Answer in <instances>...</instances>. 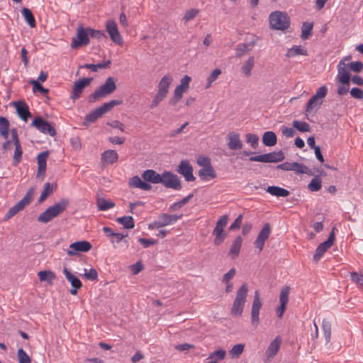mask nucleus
<instances>
[{"label": "nucleus", "instance_id": "nucleus-33", "mask_svg": "<svg viewBox=\"0 0 363 363\" xmlns=\"http://www.w3.org/2000/svg\"><path fill=\"white\" fill-rule=\"evenodd\" d=\"M118 159V155L115 150H106L101 154V160L108 164H113Z\"/></svg>", "mask_w": 363, "mask_h": 363}, {"label": "nucleus", "instance_id": "nucleus-9", "mask_svg": "<svg viewBox=\"0 0 363 363\" xmlns=\"http://www.w3.org/2000/svg\"><path fill=\"white\" fill-rule=\"evenodd\" d=\"M33 194L34 189H29L25 196L9 210V211L5 215V219H10L16 214H17L20 211L23 210L27 205H28L31 202Z\"/></svg>", "mask_w": 363, "mask_h": 363}, {"label": "nucleus", "instance_id": "nucleus-60", "mask_svg": "<svg viewBox=\"0 0 363 363\" xmlns=\"http://www.w3.org/2000/svg\"><path fill=\"white\" fill-rule=\"evenodd\" d=\"M349 69L356 73H359L363 69V63L360 61L352 62L347 63Z\"/></svg>", "mask_w": 363, "mask_h": 363}, {"label": "nucleus", "instance_id": "nucleus-6", "mask_svg": "<svg viewBox=\"0 0 363 363\" xmlns=\"http://www.w3.org/2000/svg\"><path fill=\"white\" fill-rule=\"evenodd\" d=\"M270 28L272 30H285L290 26V19L286 13L276 11L269 17Z\"/></svg>", "mask_w": 363, "mask_h": 363}, {"label": "nucleus", "instance_id": "nucleus-49", "mask_svg": "<svg viewBox=\"0 0 363 363\" xmlns=\"http://www.w3.org/2000/svg\"><path fill=\"white\" fill-rule=\"evenodd\" d=\"M244 348L245 345L243 344H237L234 345L229 352L231 358H238L243 352Z\"/></svg>", "mask_w": 363, "mask_h": 363}, {"label": "nucleus", "instance_id": "nucleus-1", "mask_svg": "<svg viewBox=\"0 0 363 363\" xmlns=\"http://www.w3.org/2000/svg\"><path fill=\"white\" fill-rule=\"evenodd\" d=\"M69 204V201L67 199H62L54 205L48 207L43 213H42L38 218V221L47 223L52 219L60 216L64 212Z\"/></svg>", "mask_w": 363, "mask_h": 363}, {"label": "nucleus", "instance_id": "nucleus-31", "mask_svg": "<svg viewBox=\"0 0 363 363\" xmlns=\"http://www.w3.org/2000/svg\"><path fill=\"white\" fill-rule=\"evenodd\" d=\"M281 342V340L279 337H277L273 341L271 342L265 353L268 358H273L274 355L278 352L280 348Z\"/></svg>", "mask_w": 363, "mask_h": 363}, {"label": "nucleus", "instance_id": "nucleus-35", "mask_svg": "<svg viewBox=\"0 0 363 363\" xmlns=\"http://www.w3.org/2000/svg\"><path fill=\"white\" fill-rule=\"evenodd\" d=\"M301 167V163L294 162H284L277 165V168L280 169L284 171H294L296 174H298V172H301L299 168Z\"/></svg>", "mask_w": 363, "mask_h": 363}, {"label": "nucleus", "instance_id": "nucleus-23", "mask_svg": "<svg viewBox=\"0 0 363 363\" xmlns=\"http://www.w3.org/2000/svg\"><path fill=\"white\" fill-rule=\"evenodd\" d=\"M106 28L112 41L116 45H122L123 38L118 31L116 22L113 21H108L106 23Z\"/></svg>", "mask_w": 363, "mask_h": 363}, {"label": "nucleus", "instance_id": "nucleus-45", "mask_svg": "<svg viewBox=\"0 0 363 363\" xmlns=\"http://www.w3.org/2000/svg\"><path fill=\"white\" fill-rule=\"evenodd\" d=\"M322 187V181L319 176H315L308 184V189L311 191H318Z\"/></svg>", "mask_w": 363, "mask_h": 363}, {"label": "nucleus", "instance_id": "nucleus-3", "mask_svg": "<svg viewBox=\"0 0 363 363\" xmlns=\"http://www.w3.org/2000/svg\"><path fill=\"white\" fill-rule=\"evenodd\" d=\"M248 286L246 283L242 284L236 292L235 298L233 301L230 313L234 317L242 315L243 308L247 301Z\"/></svg>", "mask_w": 363, "mask_h": 363}, {"label": "nucleus", "instance_id": "nucleus-8", "mask_svg": "<svg viewBox=\"0 0 363 363\" xmlns=\"http://www.w3.org/2000/svg\"><path fill=\"white\" fill-rule=\"evenodd\" d=\"M228 217L227 215L222 216L216 222V227L213 230V235L215 236L214 245L218 246L223 242L227 237V233L225 232V228L227 225Z\"/></svg>", "mask_w": 363, "mask_h": 363}, {"label": "nucleus", "instance_id": "nucleus-15", "mask_svg": "<svg viewBox=\"0 0 363 363\" xmlns=\"http://www.w3.org/2000/svg\"><path fill=\"white\" fill-rule=\"evenodd\" d=\"M335 228L330 232L326 241L320 243L315 250L313 260L315 262L320 260L324 253L333 245L335 241Z\"/></svg>", "mask_w": 363, "mask_h": 363}, {"label": "nucleus", "instance_id": "nucleus-41", "mask_svg": "<svg viewBox=\"0 0 363 363\" xmlns=\"http://www.w3.org/2000/svg\"><path fill=\"white\" fill-rule=\"evenodd\" d=\"M313 28V23L303 22L301 27V38L303 40H306L309 38V36L312 34V30Z\"/></svg>", "mask_w": 363, "mask_h": 363}, {"label": "nucleus", "instance_id": "nucleus-40", "mask_svg": "<svg viewBox=\"0 0 363 363\" xmlns=\"http://www.w3.org/2000/svg\"><path fill=\"white\" fill-rule=\"evenodd\" d=\"M116 221L118 223L123 225L124 228L126 229H132L135 227V222L133 218L130 216L118 218L116 219Z\"/></svg>", "mask_w": 363, "mask_h": 363}, {"label": "nucleus", "instance_id": "nucleus-2", "mask_svg": "<svg viewBox=\"0 0 363 363\" xmlns=\"http://www.w3.org/2000/svg\"><path fill=\"white\" fill-rule=\"evenodd\" d=\"M173 81V78L169 74L164 75L160 81L157 85V91L151 101L150 108L153 109L159 106V104L166 98L169 93L170 84Z\"/></svg>", "mask_w": 363, "mask_h": 363}, {"label": "nucleus", "instance_id": "nucleus-38", "mask_svg": "<svg viewBox=\"0 0 363 363\" xmlns=\"http://www.w3.org/2000/svg\"><path fill=\"white\" fill-rule=\"evenodd\" d=\"M21 13L30 27L35 28L36 26V23L32 11L29 9L24 7L22 9Z\"/></svg>", "mask_w": 363, "mask_h": 363}, {"label": "nucleus", "instance_id": "nucleus-61", "mask_svg": "<svg viewBox=\"0 0 363 363\" xmlns=\"http://www.w3.org/2000/svg\"><path fill=\"white\" fill-rule=\"evenodd\" d=\"M220 74L221 70L220 69H214L207 79L208 82L206 86V88H209L211 86V84L217 79V78Z\"/></svg>", "mask_w": 363, "mask_h": 363}, {"label": "nucleus", "instance_id": "nucleus-34", "mask_svg": "<svg viewBox=\"0 0 363 363\" xmlns=\"http://www.w3.org/2000/svg\"><path fill=\"white\" fill-rule=\"evenodd\" d=\"M262 143L268 147L274 146L277 143L276 134L272 131H267L262 135Z\"/></svg>", "mask_w": 363, "mask_h": 363}, {"label": "nucleus", "instance_id": "nucleus-36", "mask_svg": "<svg viewBox=\"0 0 363 363\" xmlns=\"http://www.w3.org/2000/svg\"><path fill=\"white\" fill-rule=\"evenodd\" d=\"M298 55L307 56L308 51L305 48L301 45H294V47L288 50L286 54V57H292Z\"/></svg>", "mask_w": 363, "mask_h": 363}, {"label": "nucleus", "instance_id": "nucleus-64", "mask_svg": "<svg viewBox=\"0 0 363 363\" xmlns=\"http://www.w3.org/2000/svg\"><path fill=\"white\" fill-rule=\"evenodd\" d=\"M350 95L354 99H363V90L357 87H354L350 90Z\"/></svg>", "mask_w": 363, "mask_h": 363}, {"label": "nucleus", "instance_id": "nucleus-13", "mask_svg": "<svg viewBox=\"0 0 363 363\" xmlns=\"http://www.w3.org/2000/svg\"><path fill=\"white\" fill-rule=\"evenodd\" d=\"M160 183L167 188L175 190H180L182 189L181 181L177 175L169 171H164L162 174Z\"/></svg>", "mask_w": 363, "mask_h": 363}, {"label": "nucleus", "instance_id": "nucleus-25", "mask_svg": "<svg viewBox=\"0 0 363 363\" xmlns=\"http://www.w3.org/2000/svg\"><path fill=\"white\" fill-rule=\"evenodd\" d=\"M228 148L231 150H238L242 148L243 144L240 139V135L235 132H230L227 135Z\"/></svg>", "mask_w": 363, "mask_h": 363}, {"label": "nucleus", "instance_id": "nucleus-29", "mask_svg": "<svg viewBox=\"0 0 363 363\" xmlns=\"http://www.w3.org/2000/svg\"><path fill=\"white\" fill-rule=\"evenodd\" d=\"M255 42L252 41L248 43L238 44L235 48V57L238 58L241 57L248 52H250L255 46Z\"/></svg>", "mask_w": 363, "mask_h": 363}, {"label": "nucleus", "instance_id": "nucleus-50", "mask_svg": "<svg viewBox=\"0 0 363 363\" xmlns=\"http://www.w3.org/2000/svg\"><path fill=\"white\" fill-rule=\"evenodd\" d=\"M290 286H287L281 289L279 294L280 304L287 305L289 302V295L290 292Z\"/></svg>", "mask_w": 363, "mask_h": 363}, {"label": "nucleus", "instance_id": "nucleus-42", "mask_svg": "<svg viewBox=\"0 0 363 363\" xmlns=\"http://www.w3.org/2000/svg\"><path fill=\"white\" fill-rule=\"evenodd\" d=\"M98 209L99 211H107L115 206V203L111 201L106 200L105 199L98 198L96 201Z\"/></svg>", "mask_w": 363, "mask_h": 363}, {"label": "nucleus", "instance_id": "nucleus-51", "mask_svg": "<svg viewBox=\"0 0 363 363\" xmlns=\"http://www.w3.org/2000/svg\"><path fill=\"white\" fill-rule=\"evenodd\" d=\"M52 191L53 189L51 186L49 182L45 183L41 195L38 199V202H43L46 199V198L52 192Z\"/></svg>", "mask_w": 363, "mask_h": 363}, {"label": "nucleus", "instance_id": "nucleus-18", "mask_svg": "<svg viewBox=\"0 0 363 363\" xmlns=\"http://www.w3.org/2000/svg\"><path fill=\"white\" fill-rule=\"evenodd\" d=\"M337 80L343 85H350V74L349 67L344 60H340L337 65Z\"/></svg>", "mask_w": 363, "mask_h": 363}, {"label": "nucleus", "instance_id": "nucleus-52", "mask_svg": "<svg viewBox=\"0 0 363 363\" xmlns=\"http://www.w3.org/2000/svg\"><path fill=\"white\" fill-rule=\"evenodd\" d=\"M350 279L357 285L363 288V272H352L350 273Z\"/></svg>", "mask_w": 363, "mask_h": 363}, {"label": "nucleus", "instance_id": "nucleus-59", "mask_svg": "<svg viewBox=\"0 0 363 363\" xmlns=\"http://www.w3.org/2000/svg\"><path fill=\"white\" fill-rule=\"evenodd\" d=\"M183 92L175 88L173 97L169 101L170 106H174L182 98Z\"/></svg>", "mask_w": 363, "mask_h": 363}, {"label": "nucleus", "instance_id": "nucleus-56", "mask_svg": "<svg viewBox=\"0 0 363 363\" xmlns=\"http://www.w3.org/2000/svg\"><path fill=\"white\" fill-rule=\"evenodd\" d=\"M17 356L18 363H30L31 362L30 357L22 348L18 350Z\"/></svg>", "mask_w": 363, "mask_h": 363}, {"label": "nucleus", "instance_id": "nucleus-10", "mask_svg": "<svg viewBox=\"0 0 363 363\" xmlns=\"http://www.w3.org/2000/svg\"><path fill=\"white\" fill-rule=\"evenodd\" d=\"M284 158V153L283 151L279 150L278 152H272L269 153L252 156L250 157V161L264 163H276L283 161Z\"/></svg>", "mask_w": 363, "mask_h": 363}, {"label": "nucleus", "instance_id": "nucleus-57", "mask_svg": "<svg viewBox=\"0 0 363 363\" xmlns=\"http://www.w3.org/2000/svg\"><path fill=\"white\" fill-rule=\"evenodd\" d=\"M84 277L90 281H96L98 279V272L94 268L90 269H84Z\"/></svg>", "mask_w": 363, "mask_h": 363}, {"label": "nucleus", "instance_id": "nucleus-48", "mask_svg": "<svg viewBox=\"0 0 363 363\" xmlns=\"http://www.w3.org/2000/svg\"><path fill=\"white\" fill-rule=\"evenodd\" d=\"M87 30L89 32V36L92 38H95L97 40H102V39L107 38L105 33L102 30H94L89 27H87Z\"/></svg>", "mask_w": 363, "mask_h": 363}, {"label": "nucleus", "instance_id": "nucleus-47", "mask_svg": "<svg viewBox=\"0 0 363 363\" xmlns=\"http://www.w3.org/2000/svg\"><path fill=\"white\" fill-rule=\"evenodd\" d=\"M322 328L324 332V336L326 342H329L331 338V323L330 321L323 319L322 323Z\"/></svg>", "mask_w": 363, "mask_h": 363}, {"label": "nucleus", "instance_id": "nucleus-17", "mask_svg": "<svg viewBox=\"0 0 363 363\" xmlns=\"http://www.w3.org/2000/svg\"><path fill=\"white\" fill-rule=\"evenodd\" d=\"M262 303L259 298V291L257 290L255 292L254 299L252 301V309H251V322L255 326H257L259 323V311L262 308Z\"/></svg>", "mask_w": 363, "mask_h": 363}, {"label": "nucleus", "instance_id": "nucleus-43", "mask_svg": "<svg viewBox=\"0 0 363 363\" xmlns=\"http://www.w3.org/2000/svg\"><path fill=\"white\" fill-rule=\"evenodd\" d=\"M111 62L110 60L107 61H104L101 63H98L96 65L94 64H85L81 67L91 69L92 72H97L98 69H106L109 67Z\"/></svg>", "mask_w": 363, "mask_h": 363}, {"label": "nucleus", "instance_id": "nucleus-19", "mask_svg": "<svg viewBox=\"0 0 363 363\" xmlns=\"http://www.w3.org/2000/svg\"><path fill=\"white\" fill-rule=\"evenodd\" d=\"M271 234V225L267 223L264 225L262 230L259 231L255 241L254 242L255 247L259 249L261 252L263 250L265 241L269 238Z\"/></svg>", "mask_w": 363, "mask_h": 363}, {"label": "nucleus", "instance_id": "nucleus-26", "mask_svg": "<svg viewBox=\"0 0 363 363\" xmlns=\"http://www.w3.org/2000/svg\"><path fill=\"white\" fill-rule=\"evenodd\" d=\"M49 155L48 151L40 152L37 157V161L38 164L37 177L44 176L47 166V159Z\"/></svg>", "mask_w": 363, "mask_h": 363}, {"label": "nucleus", "instance_id": "nucleus-16", "mask_svg": "<svg viewBox=\"0 0 363 363\" xmlns=\"http://www.w3.org/2000/svg\"><path fill=\"white\" fill-rule=\"evenodd\" d=\"M193 167L187 160H183L177 167V172L182 174L186 182H194L196 177L193 174Z\"/></svg>", "mask_w": 363, "mask_h": 363}, {"label": "nucleus", "instance_id": "nucleus-21", "mask_svg": "<svg viewBox=\"0 0 363 363\" xmlns=\"http://www.w3.org/2000/svg\"><path fill=\"white\" fill-rule=\"evenodd\" d=\"M91 243L86 240L77 241L69 245V249L67 250V254L69 256L77 255L78 252H87L91 249Z\"/></svg>", "mask_w": 363, "mask_h": 363}, {"label": "nucleus", "instance_id": "nucleus-63", "mask_svg": "<svg viewBox=\"0 0 363 363\" xmlns=\"http://www.w3.org/2000/svg\"><path fill=\"white\" fill-rule=\"evenodd\" d=\"M236 274L235 268L230 269L226 274H225L222 278V282L228 284Z\"/></svg>", "mask_w": 363, "mask_h": 363}, {"label": "nucleus", "instance_id": "nucleus-24", "mask_svg": "<svg viewBox=\"0 0 363 363\" xmlns=\"http://www.w3.org/2000/svg\"><path fill=\"white\" fill-rule=\"evenodd\" d=\"M12 106L15 107L18 116L23 121L27 122L28 118L31 117L29 107L24 101H13Z\"/></svg>", "mask_w": 363, "mask_h": 363}, {"label": "nucleus", "instance_id": "nucleus-30", "mask_svg": "<svg viewBox=\"0 0 363 363\" xmlns=\"http://www.w3.org/2000/svg\"><path fill=\"white\" fill-rule=\"evenodd\" d=\"M242 243V239L240 236H238L233 241L228 252L232 259H235L239 256Z\"/></svg>", "mask_w": 363, "mask_h": 363}, {"label": "nucleus", "instance_id": "nucleus-55", "mask_svg": "<svg viewBox=\"0 0 363 363\" xmlns=\"http://www.w3.org/2000/svg\"><path fill=\"white\" fill-rule=\"evenodd\" d=\"M199 13V10L197 9H191L186 11L184 16L182 18V21L186 23L189 21L194 18Z\"/></svg>", "mask_w": 363, "mask_h": 363}, {"label": "nucleus", "instance_id": "nucleus-32", "mask_svg": "<svg viewBox=\"0 0 363 363\" xmlns=\"http://www.w3.org/2000/svg\"><path fill=\"white\" fill-rule=\"evenodd\" d=\"M266 191L271 195L277 197H286L290 194L287 189L277 186H269L267 188Z\"/></svg>", "mask_w": 363, "mask_h": 363}, {"label": "nucleus", "instance_id": "nucleus-20", "mask_svg": "<svg viewBox=\"0 0 363 363\" xmlns=\"http://www.w3.org/2000/svg\"><path fill=\"white\" fill-rule=\"evenodd\" d=\"M92 77L82 78L74 82L72 95L70 96L71 99H72L73 101L78 99L80 97L84 88L89 86L92 82Z\"/></svg>", "mask_w": 363, "mask_h": 363}, {"label": "nucleus", "instance_id": "nucleus-37", "mask_svg": "<svg viewBox=\"0 0 363 363\" xmlns=\"http://www.w3.org/2000/svg\"><path fill=\"white\" fill-rule=\"evenodd\" d=\"M38 276L40 281H46L50 285L52 284V281L56 278L55 273L50 270L40 271Z\"/></svg>", "mask_w": 363, "mask_h": 363}, {"label": "nucleus", "instance_id": "nucleus-53", "mask_svg": "<svg viewBox=\"0 0 363 363\" xmlns=\"http://www.w3.org/2000/svg\"><path fill=\"white\" fill-rule=\"evenodd\" d=\"M29 83L33 85V92L38 91L43 95H46L47 94H48L49 90L48 89L44 88L38 81H35V79H30L29 81Z\"/></svg>", "mask_w": 363, "mask_h": 363}, {"label": "nucleus", "instance_id": "nucleus-7", "mask_svg": "<svg viewBox=\"0 0 363 363\" xmlns=\"http://www.w3.org/2000/svg\"><path fill=\"white\" fill-rule=\"evenodd\" d=\"M328 93V88L326 86H320L315 92V94L308 100L306 106V115L313 112L316 113L317 110L323 104V99L326 96Z\"/></svg>", "mask_w": 363, "mask_h": 363}, {"label": "nucleus", "instance_id": "nucleus-27", "mask_svg": "<svg viewBox=\"0 0 363 363\" xmlns=\"http://www.w3.org/2000/svg\"><path fill=\"white\" fill-rule=\"evenodd\" d=\"M162 174L157 173L153 169H147L142 174V178L147 182L160 184Z\"/></svg>", "mask_w": 363, "mask_h": 363}, {"label": "nucleus", "instance_id": "nucleus-14", "mask_svg": "<svg viewBox=\"0 0 363 363\" xmlns=\"http://www.w3.org/2000/svg\"><path fill=\"white\" fill-rule=\"evenodd\" d=\"M30 125L35 127L38 130L43 134H47L52 137L56 135L55 128L42 117L38 116L35 118Z\"/></svg>", "mask_w": 363, "mask_h": 363}, {"label": "nucleus", "instance_id": "nucleus-5", "mask_svg": "<svg viewBox=\"0 0 363 363\" xmlns=\"http://www.w3.org/2000/svg\"><path fill=\"white\" fill-rule=\"evenodd\" d=\"M116 89V80L113 77H109L98 89L89 95V101L95 102L100 99L111 94Z\"/></svg>", "mask_w": 363, "mask_h": 363}, {"label": "nucleus", "instance_id": "nucleus-54", "mask_svg": "<svg viewBox=\"0 0 363 363\" xmlns=\"http://www.w3.org/2000/svg\"><path fill=\"white\" fill-rule=\"evenodd\" d=\"M14 145H15V151H14V155H13V164L14 166H16L21 160L23 151H22L21 144Z\"/></svg>", "mask_w": 363, "mask_h": 363}, {"label": "nucleus", "instance_id": "nucleus-58", "mask_svg": "<svg viewBox=\"0 0 363 363\" xmlns=\"http://www.w3.org/2000/svg\"><path fill=\"white\" fill-rule=\"evenodd\" d=\"M259 137L253 133H248L246 135V142L249 143L254 149L258 146Z\"/></svg>", "mask_w": 363, "mask_h": 363}, {"label": "nucleus", "instance_id": "nucleus-28", "mask_svg": "<svg viewBox=\"0 0 363 363\" xmlns=\"http://www.w3.org/2000/svg\"><path fill=\"white\" fill-rule=\"evenodd\" d=\"M198 175L202 181L207 182L216 178L217 174L213 166L201 168L198 172Z\"/></svg>", "mask_w": 363, "mask_h": 363}, {"label": "nucleus", "instance_id": "nucleus-11", "mask_svg": "<svg viewBox=\"0 0 363 363\" xmlns=\"http://www.w3.org/2000/svg\"><path fill=\"white\" fill-rule=\"evenodd\" d=\"M182 215H170L167 213H162L158 216V219L148 225L150 229H158L166 225L176 223L182 218Z\"/></svg>", "mask_w": 363, "mask_h": 363}, {"label": "nucleus", "instance_id": "nucleus-4", "mask_svg": "<svg viewBox=\"0 0 363 363\" xmlns=\"http://www.w3.org/2000/svg\"><path fill=\"white\" fill-rule=\"evenodd\" d=\"M122 104V100H111L110 101L104 104L102 106L95 108L86 116L84 125H89V124L94 123L103 114L110 111L114 106Z\"/></svg>", "mask_w": 363, "mask_h": 363}, {"label": "nucleus", "instance_id": "nucleus-44", "mask_svg": "<svg viewBox=\"0 0 363 363\" xmlns=\"http://www.w3.org/2000/svg\"><path fill=\"white\" fill-rule=\"evenodd\" d=\"M225 356L226 352L223 349H219L211 353L208 357V359L216 361L218 363L219 361L224 359Z\"/></svg>", "mask_w": 363, "mask_h": 363}, {"label": "nucleus", "instance_id": "nucleus-46", "mask_svg": "<svg viewBox=\"0 0 363 363\" xmlns=\"http://www.w3.org/2000/svg\"><path fill=\"white\" fill-rule=\"evenodd\" d=\"M292 125L296 130L302 133L311 131V127L309 124L304 121H294Z\"/></svg>", "mask_w": 363, "mask_h": 363}, {"label": "nucleus", "instance_id": "nucleus-22", "mask_svg": "<svg viewBox=\"0 0 363 363\" xmlns=\"http://www.w3.org/2000/svg\"><path fill=\"white\" fill-rule=\"evenodd\" d=\"M63 274L66 277L67 280L71 284L70 294L72 295H77V291L82 287V283L78 277L74 276L66 267L63 268Z\"/></svg>", "mask_w": 363, "mask_h": 363}, {"label": "nucleus", "instance_id": "nucleus-39", "mask_svg": "<svg viewBox=\"0 0 363 363\" xmlns=\"http://www.w3.org/2000/svg\"><path fill=\"white\" fill-rule=\"evenodd\" d=\"M255 62V57L253 56H251L242 65L241 70L246 77H249L251 75V71L254 67Z\"/></svg>", "mask_w": 363, "mask_h": 363}, {"label": "nucleus", "instance_id": "nucleus-62", "mask_svg": "<svg viewBox=\"0 0 363 363\" xmlns=\"http://www.w3.org/2000/svg\"><path fill=\"white\" fill-rule=\"evenodd\" d=\"M197 164L202 168L212 166L211 160L208 157H199L197 159Z\"/></svg>", "mask_w": 363, "mask_h": 363}, {"label": "nucleus", "instance_id": "nucleus-12", "mask_svg": "<svg viewBox=\"0 0 363 363\" xmlns=\"http://www.w3.org/2000/svg\"><path fill=\"white\" fill-rule=\"evenodd\" d=\"M90 42L89 32L87 28L79 26L77 30V35L72 38L71 48L72 49H78L82 46L87 45Z\"/></svg>", "mask_w": 363, "mask_h": 363}]
</instances>
